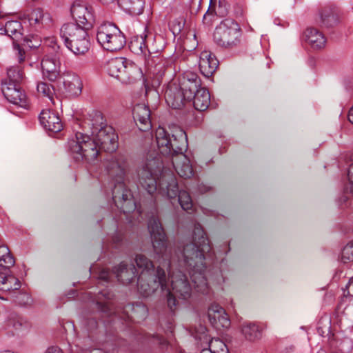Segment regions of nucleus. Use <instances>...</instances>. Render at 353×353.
I'll list each match as a JSON object with an SVG mask.
<instances>
[{"label": "nucleus", "instance_id": "f3484780", "mask_svg": "<svg viewBox=\"0 0 353 353\" xmlns=\"http://www.w3.org/2000/svg\"><path fill=\"white\" fill-rule=\"evenodd\" d=\"M39 119L41 125L49 132L57 133L63 129V123L58 114L50 109L42 110Z\"/></svg>", "mask_w": 353, "mask_h": 353}, {"label": "nucleus", "instance_id": "f704fd0d", "mask_svg": "<svg viewBox=\"0 0 353 353\" xmlns=\"http://www.w3.org/2000/svg\"><path fill=\"white\" fill-rule=\"evenodd\" d=\"M241 332L245 337L250 341H254L261 337V331L254 323H244L242 326Z\"/></svg>", "mask_w": 353, "mask_h": 353}, {"label": "nucleus", "instance_id": "b1692460", "mask_svg": "<svg viewBox=\"0 0 353 353\" xmlns=\"http://www.w3.org/2000/svg\"><path fill=\"white\" fill-rule=\"evenodd\" d=\"M30 25L37 28H48L52 25V19L48 12L41 8L33 10L29 16Z\"/></svg>", "mask_w": 353, "mask_h": 353}, {"label": "nucleus", "instance_id": "13d9d810", "mask_svg": "<svg viewBox=\"0 0 353 353\" xmlns=\"http://www.w3.org/2000/svg\"><path fill=\"white\" fill-rule=\"evenodd\" d=\"M348 119L353 124V106L349 110Z\"/></svg>", "mask_w": 353, "mask_h": 353}, {"label": "nucleus", "instance_id": "de8ad7c7", "mask_svg": "<svg viewBox=\"0 0 353 353\" xmlns=\"http://www.w3.org/2000/svg\"><path fill=\"white\" fill-rule=\"evenodd\" d=\"M14 49L15 51V54L17 57V60L19 63H21L25 60V52L23 49L20 48L19 45H16L14 43Z\"/></svg>", "mask_w": 353, "mask_h": 353}, {"label": "nucleus", "instance_id": "4468645a", "mask_svg": "<svg viewBox=\"0 0 353 353\" xmlns=\"http://www.w3.org/2000/svg\"><path fill=\"white\" fill-rule=\"evenodd\" d=\"M1 90L5 98L10 103L22 108L28 106L26 96L18 83L8 82L7 79H4L2 81Z\"/></svg>", "mask_w": 353, "mask_h": 353}, {"label": "nucleus", "instance_id": "49530a36", "mask_svg": "<svg viewBox=\"0 0 353 353\" xmlns=\"http://www.w3.org/2000/svg\"><path fill=\"white\" fill-rule=\"evenodd\" d=\"M17 298L21 305H28L31 303V298L28 294L19 293Z\"/></svg>", "mask_w": 353, "mask_h": 353}, {"label": "nucleus", "instance_id": "2eb2a0df", "mask_svg": "<svg viewBox=\"0 0 353 353\" xmlns=\"http://www.w3.org/2000/svg\"><path fill=\"white\" fill-rule=\"evenodd\" d=\"M59 55L48 53L43 58L41 65L43 78L50 81H55L60 77Z\"/></svg>", "mask_w": 353, "mask_h": 353}, {"label": "nucleus", "instance_id": "338daca9", "mask_svg": "<svg viewBox=\"0 0 353 353\" xmlns=\"http://www.w3.org/2000/svg\"><path fill=\"white\" fill-rule=\"evenodd\" d=\"M350 192L351 193H352V192H353V190H352V187L350 188Z\"/></svg>", "mask_w": 353, "mask_h": 353}, {"label": "nucleus", "instance_id": "5fc2aeb1", "mask_svg": "<svg viewBox=\"0 0 353 353\" xmlns=\"http://www.w3.org/2000/svg\"><path fill=\"white\" fill-rule=\"evenodd\" d=\"M209 189H210V188L208 186L203 185V184L199 185V191L201 193H205L207 191H208Z\"/></svg>", "mask_w": 353, "mask_h": 353}, {"label": "nucleus", "instance_id": "bb28decb", "mask_svg": "<svg viewBox=\"0 0 353 353\" xmlns=\"http://www.w3.org/2000/svg\"><path fill=\"white\" fill-rule=\"evenodd\" d=\"M128 59L123 57L112 59L108 63V71L110 76L121 81V75L125 68Z\"/></svg>", "mask_w": 353, "mask_h": 353}, {"label": "nucleus", "instance_id": "4d7b16f0", "mask_svg": "<svg viewBox=\"0 0 353 353\" xmlns=\"http://www.w3.org/2000/svg\"><path fill=\"white\" fill-rule=\"evenodd\" d=\"M88 327H90L91 329L94 328V327H97V322L94 320V319H92L90 320L89 322H88Z\"/></svg>", "mask_w": 353, "mask_h": 353}, {"label": "nucleus", "instance_id": "ea45409f", "mask_svg": "<svg viewBox=\"0 0 353 353\" xmlns=\"http://www.w3.org/2000/svg\"><path fill=\"white\" fill-rule=\"evenodd\" d=\"M37 89L39 94L48 97L52 103H54L53 95L54 94V89L51 85L45 82H41L38 83Z\"/></svg>", "mask_w": 353, "mask_h": 353}, {"label": "nucleus", "instance_id": "bf43d9fd", "mask_svg": "<svg viewBox=\"0 0 353 353\" xmlns=\"http://www.w3.org/2000/svg\"><path fill=\"white\" fill-rule=\"evenodd\" d=\"M103 5H110L115 1V0H98Z\"/></svg>", "mask_w": 353, "mask_h": 353}, {"label": "nucleus", "instance_id": "e2e57ef3", "mask_svg": "<svg viewBox=\"0 0 353 353\" xmlns=\"http://www.w3.org/2000/svg\"><path fill=\"white\" fill-rule=\"evenodd\" d=\"M200 353H213L211 352V350L208 349V347H205L202 349Z\"/></svg>", "mask_w": 353, "mask_h": 353}, {"label": "nucleus", "instance_id": "aec40b11", "mask_svg": "<svg viewBox=\"0 0 353 353\" xmlns=\"http://www.w3.org/2000/svg\"><path fill=\"white\" fill-rule=\"evenodd\" d=\"M314 21L321 28H329L338 23L339 18L332 7H324L319 10Z\"/></svg>", "mask_w": 353, "mask_h": 353}, {"label": "nucleus", "instance_id": "6e6552de", "mask_svg": "<svg viewBox=\"0 0 353 353\" xmlns=\"http://www.w3.org/2000/svg\"><path fill=\"white\" fill-rule=\"evenodd\" d=\"M239 25L232 19L223 20L215 28L213 39L219 47L232 50L237 48L241 41Z\"/></svg>", "mask_w": 353, "mask_h": 353}, {"label": "nucleus", "instance_id": "4c0bfd02", "mask_svg": "<svg viewBox=\"0 0 353 353\" xmlns=\"http://www.w3.org/2000/svg\"><path fill=\"white\" fill-rule=\"evenodd\" d=\"M208 344V348L213 353H229L226 345L219 339H211Z\"/></svg>", "mask_w": 353, "mask_h": 353}, {"label": "nucleus", "instance_id": "a19ab883", "mask_svg": "<svg viewBox=\"0 0 353 353\" xmlns=\"http://www.w3.org/2000/svg\"><path fill=\"white\" fill-rule=\"evenodd\" d=\"M341 261L344 263L353 262V241L349 242L343 248L341 253Z\"/></svg>", "mask_w": 353, "mask_h": 353}, {"label": "nucleus", "instance_id": "3c124183", "mask_svg": "<svg viewBox=\"0 0 353 353\" xmlns=\"http://www.w3.org/2000/svg\"><path fill=\"white\" fill-rule=\"evenodd\" d=\"M155 338V340L160 344V345H166V346H169V344L168 343V341L164 339L163 338L162 336H159V335H157L156 336H154Z\"/></svg>", "mask_w": 353, "mask_h": 353}, {"label": "nucleus", "instance_id": "c9c22d12", "mask_svg": "<svg viewBox=\"0 0 353 353\" xmlns=\"http://www.w3.org/2000/svg\"><path fill=\"white\" fill-rule=\"evenodd\" d=\"M23 78V72L21 68L19 65L11 66L7 70L8 82L19 83Z\"/></svg>", "mask_w": 353, "mask_h": 353}, {"label": "nucleus", "instance_id": "680f3d73", "mask_svg": "<svg viewBox=\"0 0 353 353\" xmlns=\"http://www.w3.org/2000/svg\"><path fill=\"white\" fill-rule=\"evenodd\" d=\"M154 38L155 39L154 41H152L151 43H149V46H154L155 48H158V46H156V42H157V37H154ZM159 48L161 50V47H159Z\"/></svg>", "mask_w": 353, "mask_h": 353}, {"label": "nucleus", "instance_id": "423d86ee", "mask_svg": "<svg viewBox=\"0 0 353 353\" xmlns=\"http://www.w3.org/2000/svg\"><path fill=\"white\" fill-rule=\"evenodd\" d=\"M90 117L92 119L89 125H91L92 137L97 143L99 150L108 152L115 151L118 147V137L114 129L105 123L101 112H95Z\"/></svg>", "mask_w": 353, "mask_h": 353}, {"label": "nucleus", "instance_id": "69168bd1", "mask_svg": "<svg viewBox=\"0 0 353 353\" xmlns=\"http://www.w3.org/2000/svg\"><path fill=\"white\" fill-rule=\"evenodd\" d=\"M1 353H13V352H10V351H3Z\"/></svg>", "mask_w": 353, "mask_h": 353}, {"label": "nucleus", "instance_id": "a211bd4d", "mask_svg": "<svg viewBox=\"0 0 353 353\" xmlns=\"http://www.w3.org/2000/svg\"><path fill=\"white\" fill-rule=\"evenodd\" d=\"M165 99L168 105L174 109H180L188 100L184 92L175 83L169 84L165 92Z\"/></svg>", "mask_w": 353, "mask_h": 353}, {"label": "nucleus", "instance_id": "603ef678", "mask_svg": "<svg viewBox=\"0 0 353 353\" xmlns=\"http://www.w3.org/2000/svg\"><path fill=\"white\" fill-rule=\"evenodd\" d=\"M348 179L352 185H353V163L350 165L348 170Z\"/></svg>", "mask_w": 353, "mask_h": 353}, {"label": "nucleus", "instance_id": "39448f33", "mask_svg": "<svg viewBox=\"0 0 353 353\" xmlns=\"http://www.w3.org/2000/svg\"><path fill=\"white\" fill-rule=\"evenodd\" d=\"M109 175L114 181L112 190V200L118 209L124 214L130 213L137 209L131 190L127 188V174L128 163L123 155H117L111 158L106 165Z\"/></svg>", "mask_w": 353, "mask_h": 353}, {"label": "nucleus", "instance_id": "8fccbe9b", "mask_svg": "<svg viewBox=\"0 0 353 353\" xmlns=\"http://www.w3.org/2000/svg\"><path fill=\"white\" fill-rule=\"evenodd\" d=\"M45 353H63V352L58 346H51L47 349Z\"/></svg>", "mask_w": 353, "mask_h": 353}, {"label": "nucleus", "instance_id": "58836bf2", "mask_svg": "<svg viewBox=\"0 0 353 353\" xmlns=\"http://www.w3.org/2000/svg\"><path fill=\"white\" fill-rule=\"evenodd\" d=\"M132 308V313L128 318L130 320H135L137 318L143 319L147 316L148 310L146 307L142 304H137L135 306H130Z\"/></svg>", "mask_w": 353, "mask_h": 353}, {"label": "nucleus", "instance_id": "a18cd8bd", "mask_svg": "<svg viewBox=\"0 0 353 353\" xmlns=\"http://www.w3.org/2000/svg\"><path fill=\"white\" fill-rule=\"evenodd\" d=\"M110 276L109 271L104 268H99L97 273V279L100 281L108 282Z\"/></svg>", "mask_w": 353, "mask_h": 353}, {"label": "nucleus", "instance_id": "f8f14e48", "mask_svg": "<svg viewBox=\"0 0 353 353\" xmlns=\"http://www.w3.org/2000/svg\"><path fill=\"white\" fill-rule=\"evenodd\" d=\"M150 55L145 59V64L149 73L159 84L163 77L167 74H172V67L170 60L163 58L157 54Z\"/></svg>", "mask_w": 353, "mask_h": 353}, {"label": "nucleus", "instance_id": "6e6d98bb", "mask_svg": "<svg viewBox=\"0 0 353 353\" xmlns=\"http://www.w3.org/2000/svg\"><path fill=\"white\" fill-rule=\"evenodd\" d=\"M173 323L172 321H169L167 323V330H166V332H170L172 333V330H173Z\"/></svg>", "mask_w": 353, "mask_h": 353}, {"label": "nucleus", "instance_id": "cd10ccee", "mask_svg": "<svg viewBox=\"0 0 353 353\" xmlns=\"http://www.w3.org/2000/svg\"><path fill=\"white\" fill-rule=\"evenodd\" d=\"M194 107L199 111L206 110L210 103V95L208 90L201 88L193 96Z\"/></svg>", "mask_w": 353, "mask_h": 353}, {"label": "nucleus", "instance_id": "37998d69", "mask_svg": "<svg viewBox=\"0 0 353 353\" xmlns=\"http://www.w3.org/2000/svg\"><path fill=\"white\" fill-rule=\"evenodd\" d=\"M45 43L48 47H49L51 49L52 52H49L50 54L51 53L60 54V46L57 44V41L55 37H52L46 39Z\"/></svg>", "mask_w": 353, "mask_h": 353}, {"label": "nucleus", "instance_id": "864d4df0", "mask_svg": "<svg viewBox=\"0 0 353 353\" xmlns=\"http://www.w3.org/2000/svg\"><path fill=\"white\" fill-rule=\"evenodd\" d=\"M28 42V45L30 48H37L38 46H39V41H35V42L32 43V41L31 40H28L27 41Z\"/></svg>", "mask_w": 353, "mask_h": 353}, {"label": "nucleus", "instance_id": "f257e3e1", "mask_svg": "<svg viewBox=\"0 0 353 353\" xmlns=\"http://www.w3.org/2000/svg\"><path fill=\"white\" fill-rule=\"evenodd\" d=\"M148 230L159 266L155 269L152 261L145 255H136L135 263L140 271L137 278L140 294L148 296L159 289L165 291L168 306L174 311L178 304L176 299L186 300L192 294V285L180 268L189 273L196 291L207 293L205 254L210 252V244L201 225H194L192 241L183 243L174 250L168 247L158 216L150 219Z\"/></svg>", "mask_w": 353, "mask_h": 353}, {"label": "nucleus", "instance_id": "dca6fc26", "mask_svg": "<svg viewBox=\"0 0 353 353\" xmlns=\"http://www.w3.org/2000/svg\"><path fill=\"white\" fill-rule=\"evenodd\" d=\"M208 316L210 323L216 329L228 328L230 320L223 307L216 303H212L208 307Z\"/></svg>", "mask_w": 353, "mask_h": 353}, {"label": "nucleus", "instance_id": "09e8293b", "mask_svg": "<svg viewBox=\"0 0 353 353\" xmlns=\"http://www.w3.org/2000/svg\"><path fill=\"white\" fill-rule=\"evenodd\" d=\"M344 296H353V277L351 278L347 284L343 292Z\"/></svg>", "mask_w": 353, "mask_h": 353}, {"label": "nucleus", "instance_id": "c03bdc74", "mask_svg": "<svg viewBox=\"0 0 353 353\" xmlns=\"http://www.w3.org/2000/svg\"><path fill=\"white\" fill-rule=\"evenodd\" d=\"M197 81H201L198 77L197 74L194 72L190 71H186L183 74L182 79L180 81H190L194 82Z\"/></svg>", "mask_w": 353, "mask_h": 353}, {"label": "nucleus", "instance_id": "9b49d317", "mask_svg": "<svg viewBox=\"0 0 353 353\" xmlns=\"http://www.w3.org/2000/svg\"><path fill=\"white\" fill-rule=\"evenodd\" d=\"M71 14L77 25L85 30L90 29L95 19L92 7L86 3L76 1L70 8Z\"/></svg>", "mask_w": 353, "mask_h": 353}, {"label": "nucleus", "instance_id": "4be33fe9", "mask_svg": "<svg viewBox=\"0 0 353 353\" xmlns=\"http://www.w3.org/2000/svg\"><path fill=\"white\" fill-rule=\"evenodd\" d=\"M114 273L118 280L123 284L131 283L138 274L133 264L128 265L124 262L121 263L118 267L114 268Z\"/></svg>", "mask_w": 353, "mask_h": 353}, {"label": "nucleus", "instance_id": "393cba45", "mask_svg": "<svg viewBox=\"0 0 353 353\" xmlns=\"http://www.w3.org/2000/svg\"><path fill=\"white\" fill-rule=\"evenodd\" d=\"M125 68L121 77L122 83H132L142 78L143 72L141 68L131 61L128 59Z\"/></svg>", "mask_w": 353, "mask_h": 353}, {"label": "nucleus", "instance_id": "c85d7f7f", "mask_svg": "<svg viewBox=\"0 0 353 353\" xmlns=\"http://www.w3.org/2000/svg\"><path fill=\"white\" fill-rule=\"evenodd\" d=\"M119 6L132 15L141 14L144 8V0H118Z\"/></svg>", "mask_w": 353, "mask_h": 353}, {"label": "nucleus", "instance_id": "72a5a7b5", "mask_svg": "<svg viewBox=\"0 0 353 353\" xmlns=\"http://www.w3.org/2000/svg\"><path fill=\"white\" fill-rule=\"evenodd\" d=\"M5 31L14 40L21 38V24L18 21H9L6 23Z\"/></svg>", "mask_w": 353, "mask_h": 353}, {"label": "nucleus", "instance_id": "7c9ffc66", "mask_svg": "<svg viewBox=\"0 0 353 353\" xmlns=\"http://www.w3.org/2000/svg\"><path fill=\"white\" fill-rule=\"evenodd\" d=\"M112 297V293L108 290H103L99 292L97 296V305L98 309L101 310L107 315L112 314V307L108 301Z\"/></svg>", "mask_w": 353, "mask_h": 353}, {"label": "nucleus", "instance_id": "774afa93", "mask_svg": "<svg viewBox=\"0 0 353 353\" xmlns=\"http://www.w3.org/2000/svg\"><path fill=\"white\" fill-rule=\"evenodd\" d=\"M90 270L94 272V268H90Z\"/></svg>", "mask_w": 353, "mask_h": 353}, {"label": "nucleus", "instance_id": "79ce46f5", "mask_svg": "<svg viewBox=\"0 0 353 353\" xmlns=\"http://www.w3.org/2000/svg\"><path fill=\"white\" fill-rule=\"evenodd\" d=\"M3 286L5 289H1L2 291H10V290H16L20 288V282L19 281L12 275H8V278L6 279V282L3 283Z\"/></svg>", "mask_w": 353, "mask_h": 353}, {"label": "nucleus", "instance_id": "473e14b6", "mask_svg": "<svg viewBox=\"0 0 353 353\" xmlns=\"http://www.w3.org/2000/svg\"><path fill=\"white\" fill-rule=\"evenodd\" d=\"M201 81L194 82L190 81H180L179 88L184 92L185 97L188 98V100H192L193 96L201 88Z\"/></svg>", "mask_w": 353, "mask_h": 353}, {"label": "nucleus", "instance_id": "052dcab7", "mask_svg": "<svg viewBox=\"0 0 353 353\" xmlns=\"http://www.w3.org/2000/svg\"><path fill=\"white\" fill-rule=\"evenodd\" d=\"M122 240V237L121 235H117L114 237L113 241L115 243H118L119 241Z\"/></svg>", "mask_w": 353, "mask_h": 353}, {"label": "nucleus", "instance_id": "5701e85b", "mask_svg": "<svg viewBox=\"0 0 353 353\" xmlns=\"http://www.w3.org/2000/svg\"><path fill=\"white\" fill-rule=\"evenodd\" d=\"M305 41L314 49H321L325 46L324 34L315 28H308L304 32Z\"/></svg>", "mask_w": 353, "mask_h": 353}, {"label": "nucleus", "instance_id": "ddd939ff", "mask_svg": "<svg viewBox=\"0 0 353 353\" xmlns=\"http://www.w3.org/2000/svg\"><path fill=\"white\" fill-rule=\"evenodd\" d=\"M154 40L155 39L152 34H147L145 32H143L142 34L132 37L129 43V48L133 53L143 54L146 59L147 56L149 57L153 54H158L160 52L159 48L149 46V43L154 41Z\"/></svg>", "mask_w": 353, "mask_h": 353}, {"label": "nucleus", "instance_id": "0e129e2a", "mask_svg": "<svg viewBox=\"0 0 353 353\" xmlns=\"http://www.w3.org/2000/svg\"><path fill=\"white\" fill-rule=\"evenodd\" d=\"M110 353H119V350H117V351H116V350H115V349H112V350H111V352H110Z\"/></svg>", "mask_w": 353, "mask_h": 353}, {"label": "nucleus", "instance_id": "f03ea898", "mask_svg": "<svg viewBox=\"0 0 353 353\" xmlns=\"http://www.w3.org/2000/svg\"><path fill=\"white\" fill-rule=\"evenodd\" d=\"M141 185L150 194L155 192L170 199L178 196L181 208L188 211L193 204L190 194L179 190L178 183L173 171L165 165L163 159L155 157L147 159L137 171Z\"/></svg>", "mask_w": 353, "mask_h": 353}, {"label": "nucleus", "instance_id": "9d476101", "mask_svg": "<svg viewBox=\"0 0 353 353\" xmlns=\"http://www.w3.org/2000/svg\"><path fill=\"white\" fill-rule=\"evenodd\" d=\"M97 40L104 50L110 52L120 50L126 43L123 33L110 23L101 24L97 28Z\"/></svg>", "mask_w": 353, "mask_h": 353}, {"label": "nucleus", "instance_id": "a878e982", "mask_svg": "<svg viewBox=\"0 0 353 353\" xmlns=\"http://www.w3.org/2000/svg\"><path fill=\"white\" fill-rule=\"evenodd\" d=\"M63 85L65 91L72 96H78L81 92L82 83L77 75H66L64 78Z\"/></svg>", "mask_w": 353, "mask_h": 353}, {"label": "nucleus", "instance_id": "c756f323", "mask_svg": "<svg viewBox=\"0 0 353 353\" xmlns=\"http://www.w3.org/2000/svg\"><path fill=\"white\" fill-rule=\"evenodd\" d=\"M228 4L225 0H210L209 8L203 16V19L206 20L208 16L215 13L216 15L223 17L227 14L228 10Z\"/></svg>", "mask_w": 353, "mask_h": 353}, {"label": "nucleus", "instance_id": "6ab92c4d", "mask_svg": "<svg viewBox=\"0 0 353 353\" xmlns=\"http://www.w3.org/2000/svg\"><path fill=\"white\" fill-rule=\"evenodd\" d=\"M133 117L140 130L147 131L151 128L150 110L145 104L140 103L134 107Z\"/></svg>", "mask_w": 353, "mask_h": 353}, {"label": "nucleus", "instance_id": "2f4dec72", "mask_svg": "<svg viewBox=\"0 0 353 353\" xmlns=\"http://www.w3.org/2000/svg\"><path fill=\"white\" fill-rule=\"evenodd\" d=\"M26 322L21 318L14 316L9 318L5 321L4 330L8 334L14 335L16 332L20 330L23 326H26Z\"/></svg>", "mask_w": 353, "mask_h": 353}, {"label": "nucleus", "instance_id": "412c9836", "mask_svg": "<svg viewBox=\"0 0 353 353\" xmlns=\"http://www.w3.org/2000/svg\"><path fill=\"white\" fill-rule=\"evenodd\" d=\"M199 65L201 72L208 77L216 71L219 61L211 52L205 50L200 54Z\"/></svg>", "mask_w": 353, "mask_h": 353}, {"label": "nucleus", "instance_id": "e433bc0d", "mask_svg": "<svg viewBox=\"0 0 353 353\" xmlns=\"http://www.w3.org/2000/svg\"><path fill=\"white\" fill-rule=\"evenodd\" d=\"M14 260L10 254L8 248L0 245V266L8 268L14 265Z\"/></svg>", "mask_w": 353, "mask_h": 353}, {"label": "nucleus", "instance_id": "20e7f679", "mask_svg": "<svg viewBox=\"0 0 353 353\" xmlns=\"http://www.w3.org/2000/svg\"><path fill=\"white\" fill-rule=\"evenodd\" d=\"M170 130L172 137L163 128L159 127L156 130L159 152L165 159H171L172 167L180 177L190 179L194 172L190 159L183 153L188 147L186 134L179 127Z\"/></svg>", "mask_w": 353, "mask_h": 353}, {"label": "nucleus", "instance_id": "7ed1b4c3", "mask_svg": "<svg viewBox=\"0 0 353 353\" xmlns=\"http://www.w3.org/2000/svg\"><path fill=\"white\" fill-rule=\"evenodd\" d=\"M141 185L150 194L155 192L170 199L178 196L181 208L188 211L193 204L190 194L179 190L178 183L173 171L165 165L163 159L155 157L147 159L137 171Z\"/></svg>", "mask_w": 353, "mask_h": 353}, {"label": "nucleus", "instance_id": "1a4fd4ad", "mask_svg": "<svg viewBox=\"0 0 353 353\" xmlns=\"http://www.w3.org/2000/svg\"><path fill=\"white\" fill-rule=\"evenodd\" d=\"M70 151L77 161H85L91 163L99 155L98 145L94 137L81 132H77L75 138L68 142Z\"/></svg>", "mask_w": 353, "mask_h": 353}, {"label": "nucleus", "instance_id": "0eeeda50", "mask_svg": "<svg viewBox=\"0 0 353 353\" xmlns=\"http://www.w3.org/2000/svg\"><path fill=\"white\" fill-rule=\"evenodd\" d=\"M88 30L74 23H70L61 27L60 34L65 46L71 52L76 55H83L88 51L90 46Z\"/></svg>", "mask_w": 353, "mask_h": 353}]
</instances>
